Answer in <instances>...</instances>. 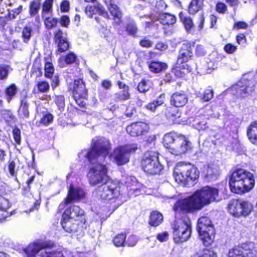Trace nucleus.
<instances>
[{
    "label": "nucleus",
    "instance_id": "nucleus-1",
    "mask_svg": "<svg viewBox=\"0 0 257 257\" xmlns=\"http://www.w3.org/2000/svg\"><path fill=\"white\" fill-rule=\"evenodd\" d=\"M218 190L208 186L196 191L188 198L178 200L173 209L176 212H188L193 209H201L210 202L218 200Z\"/></svg>",
    "mask_w": 257,
    "mask_h": 257
},
{
    "label": "nucleus",
    "instance_id": "nucleus-2",
    "mask_svg": "<svg viewBox=\"0 0 257 257\" xmlns=\"http://www.w3.org/2000/svg\"><path fill=\"white\" fill-rule=\"evenodd\" d=\"M111 149L109 141L104 137H95L92 139L91 148L82 150L78 154L80 159L85 158L92 164L103 163Z\"/></svg>",
    "mask_w": 257,
    "mask_h": 257
},
{
    "label": "nucleus",
    "instance_id": "nucleus-3",
    "mask_svg": "<svg viewBox=\"0 0 257 257\" xmlns=\"http://www.w3.org/2000/svg\"><path fill=\"white\" fill-rule=\"evenodd\" d=\"M229 185L232 192L237 194L247 192L254 187L253 175L243 169H237L230 176Z\"/></svg>",
    "mask_w": 257,
    "mask_h": 257
},
{
    "label": "nucleus",
    "instance_id": "nucleus-4",
    "mask_svg": "<svg viewBox=\"0 0 257 257\" xmlns=\"http://www.w3.org/2000/svg\"><path fill=\"white\" fill-rule=\"evenodd\" d=\"M173 176L175 181L185 186L193 185L199 176L197 168L191 164L180 162L175 166Z\"/></svg>",
    "mask_w": 257,
    "mask_h": 257
},
{
    "label": "nucleus",
    "instance_id": "nucleus-5",
    "mask_svg": "<svg viewBox=\"0 0 257 257\" xmlns=\"http://www.w3.org/2000/svg\"><path fill=\"white\" fill-rule=\"evenodd\" d=\"M256 76L244 75L241 80L231 88V92L238 97H246L254 90Z\"/></svg>",
    "mask_w": 257,
    "mask_h": 257
},
{
    "label": "nucleus",
    "instance_id": "nucleus-6",
    "mask_svg": "<svg viewBox=\"0 0 257 257\" xmlns=\"http://www.w3.org/2000/svg\"><path fill=\"white\" fill-rule=\"evenodd\" d=\"M172 228L173 238L176 243L186 241L190 238L191 225L188 218L185 217L175 220Z\"/></svg>",
    "mask_w": 257,
    "mask_h": 257
},
{
    "label": "nucleus",
    "instance_id": "nucleus-7",
    "mask_svg": "<svg viewBox=\"0 0 257 257\" xmlns=\"http://www.w3.org/2000/svg\"><path fill=\"white\" fill-rule=\"evenodd\" d=\"M103 163L96 162L95 165L90 168L87 177L91 186L102 185L108 181L107 168Z\"/></svg>",
    "mask_w": 257,
    "mask_h": 257
},
{
    "label": "nucleus",
    "instance_id": "nucleus-8",
    "mask_svg": "<svg viewBox=\"0 0 257 257\" xmlns=\"http://www.w3.org/2000/svg\"><path fill=\"white\" fill-rule=\"evenodd\" d=\"M141 164L143 170L150 175L159 174L163 169L159 160L158 153L155 152L150 151L145 153Z\"/></svg>",
    "mask_w": 257,
    "mask_h": 257
},
{
    "label": "nucleus",
    "instance_id": "nucleus-9",
    "mask_svg": "<svg viewBox=\"0 0 257 257\" xmlns=\"http://www.w3.org/2000/svg\"><path fill=\"white\" fill-rule=\"evenodd\" d=\"M197 230L205 245L210 244L214 238V228L210 219L205 216L200 217L197 222Z\"/></svg>",
    "mask_w": 257,
    "mask_h": 257
},
{
    "label": "nucleus",
    "instance_id": "nucleus-10",
    "mask_svg": "<svg viewBox=\"0 0 257 257\" xmlns=\"http://www.w3.org/2000/svg\"><path fill=\"white\" fill-rule=\"evenodd\" d=\"M138 149L136 144H131L118 147L115 148L110 155V158L118 166H121L128 163L130 155Z\"/></svg>",
    "mask_w": 257,
    "mask_h": 257
},
{
    "label": "nucleus",
    "instance_id": "nucleus-11",
    "mask_svg": "<svg viewBox=\"0 0 257 257\" xmlns=\"http://www.w3.org/2000/svg\"><path fill=\"white\" fill-rule=\"evenodd\" d=\"M229 257H256L257 243L250 242L242 244L230 250Z\"/></svg>",
    "mask_w": 257,
    "mask_h": 257
},
{
    "label": "nucleus",
    "instance_id": "nucleus-12",
    "mask_svg": "<svg viewBox=\"0 0 257 257\" xmlns=\"http://www.w3.org/2000/svg\"><path fill=\"white\" fill-rule=\"evenodd\" d=\"M120 188L114 183H106L99 186L96 191L98 197L101 199L110 200L117 198L120 195Z\"/></svg>",
    "mask_w": 257,
    "mask_h": 257
},
{
    "label": "nucleus",
    "instance_id": "nucleus-13",
    "mask_svg": "<svg viewBox=\"0 0 257 257\" xmlns=\"http://www.w3.org/2000/svg\"><path fill=\"white\" fill-rule=\"evenodd\" d=\"M230 212L234 216H247L251 211L252 206L248 201L241 200H233L228 205Z\"/></svg>",
    "mask_w": 257,
    "mask_h": 257
},
{
    "label": "nucleus",
    "instance_id": "nucleus-14",
    "mask_svg": "<svg viewBox=\"0 0 257 257\" xmlns=\"http://www.w3.org/2000/svg\"><path fill=\"white\" fill-rule=\"evenodd\" d=\"M195 43L189 42L182 44L177 58V64L185 63L192 58L193 50L195 47Z\"/></svg>",
    "mask_w": 257,
    "mask_h": 257
},
{
    "label": "nucleus",
    "instance_id": "nucleus-15",
    "mask_svg": "<svg viewBox=\"0 0 257 257\" xmlns=\"http://www.w3.org/2000/svg\"><path fill=\"white\" fill-rule=\"evenodd\" d=\"M191 143L183 136L176 140V144L171 148V153L176 156L184 154L191 149Z\"/></svg>",
    "mask_w": 257,
    "mask_h": 257
},
{
    "label": "nucleus",
    "instance_id": "nucleus-16",
    "mask_svg": "<svg viewBox=\"0 0 257 257\" xmlns=\"http://www.w3.org/2000/svg\"><path fill=\"white\" fill-rule=\"evenodd\" d=\"M69 88L73 91V97L87 98V90L85 84L82 79H75L73 83H70Z\"/></svg>",
    "mask_w": 257,
    "mask_h": 257
},
{
    "label": "nucleus",
    "instance_id": "nucleus-17",
    "mask_svg": "<svg viewBox=\"0 0 257 257\" xmlns=\"http://www.w3.org/2000/svg\"><path fill=\"white\" fill-rule=\"evenodd\" d=\"M148 130V125L143 122L133 123L126 128L127 133L134 137L145 135Z\"/></svg>",
    "mask_w": 257,
    "mask_h": 257
},
{
    "label": "nucleus",
    "instance_id": "nucleus-18",
    "mask_svg": "<svg viewBox=\"0 0 257 257\" xmlns=\"http://www.w3.org/2000/svg\"><path fill=\"white\" fill-rule=\"evenodd\" d=\"M84 211L78 206L73 205L67 208L64 211V217H68L75 220H80L81 222L85 223Z\"/></svg>",
    "mask_w": 257,
    "mask_h": 257
},
{
    "label": "nucleus",
    "instance_id": "nucleus-19",
    "mask_svg": "<svg viewBox=\"0 0 257 257\" xmlns=\"http://www.w3.org/2000/svg\"><path fill=\"white\" fill-rule=\"evenodd\" d=\"M85 13L89 18H92L93 15L98 14L105 18H109V15L104 7L98 2L88 5L85 7Z\"/></svg>",
    "mask_w": 257,
    "mask_h": 257
},
{
    "label": "nucleus",
    "instance_id": "nucleus-20",
    "mask_svg": "<svg viewBox=\"0 0 257 257\" xmlns=\"http://www.w3.org/2000/svg\"><path fill=\"white\" fill-rule=\"evenodd\" d=\"M85 195L84 191L78 187L74 188L70 186L68 192V197L65 199L64 201L61 203L59 207H64L66 205L70 203L73 200H77L84 197Z\"/></svg>",
    "mask_w": 257,
    "mask_h": 257
},
{
    "label": "nucleus",
    "instance_id": "nucleus-21",
    "mask_svg": "<svg viewBox=\"0 0 257 257\" xmlns=\"http://www.w3.org/2000/svg\"><path fill=\"white\" fill-rule=\"evenodd\" d=\"M48 245L44 242H37L30 243L26 248L24 249V251L27 257H34L36 254L38 253V256L42 250L47 248Z\"/></svg>",
    "mask_w": 257,
    "mask_h": 257
},
{
    "label": "nucleus",
    "instance_id": "nucleus-22",
    "mask_svg": "<svg viewBox=\"0 0 257 257\" xmlns=\"http://www.w3.org/2000/svg\"><path fill=\"white\" fill-rule=\"evenodd\" d=\"M170 101L171 104L176 107H182L187 102L188 96L183 91L176 92L172 95Z\"/></svg>",
    "mask_w": 257,
    "mask_h": 257
},
{
    "label": "nucleus",
    "instance_id": "nucleus-23",
    "mask_svg": "<svg viewBox=\"0 0 257 257\" xmlns=\"http://www.w3.org/2000/svg\"><path fill=\"white\" fill-rule=\"evenodd\" d=\"M247 135L250 142L257 145V120L250 124L247 128Z\"/></svg>",
    "mask_w": 257,
    "mask_h": 257
},
{
    "label": "nucleus",
    "instance_id": "nucleus-24",
    "mask_svg": "<svg viewBox=\"0 0 257 257\" xmlns=\"http://www.w3.org/2000/svg\"><path fill=\"white\" fill-rule=\"evenodd\" d=\"M148 64L150 71L155 73H160L167 68L166 63L160 61H152Z\"/></svg>",
    "mask_w": 257,
    "mask_h": 257
},
{
    "label": "nucleus",
    "instance_id": "nucleus-25",
    "mask_svg": "<svg viewBox=\"0 0 257 257\" xmlns=\"http://www.w3.org/2000/svg\"><path fill=\"white\" fill-rule=\"evenodd\" d=\"M180 137V136L175 132H171L170 133L166 134L164 137V143L165 145H166V147L170 149L176 144V140Z\"/></svg>",
    "mask_w": 257,
    "mask_h": 257
},
{
    "label": "nucleus",
    "instance_id": "nucleus-26",
    "mask_svg": "<svg viewBox=\"0 0 257 257\" xmlns=\"http://www.w3.org/2000/svg\"><path fill=\"white\" fill-rule=\"evenodd\" d=\"M125 31L128 35L135 37L138 32V28L137 27L135 21L130 18H127V23L125 25Z\"/></svg>",
    "mask_w": 257,
    "mask_h": 257
},
{
    "label": "nucleus",
    "instance_id": "nucleus-27",
    "mask_svg": "<svg viewBox=\"0 0 257 257\" xmlns=\"http://www.w3.org/2000/svg\"><path fill=\"white\" fill-rule=\"evenodd\" d=\"M64 217L62 215L61 225L63 228L68 232H75L77 231L76 225L72 223V220L68 217Z\"/></svg>",
    "mask_w": 257,
    "mask_h": 257
},
{
    "label": "nucleus",
    "instance_id": "nucleus-28",
    "mask_svg": "<svg viewBox=\"0 0 257 257\" xmlns=\"http://www.w3.org/2000/svg\"><path fill=\"white\" fill-rule=\"evenodd\" d=\"M204 0H192L188 7V12L194 15L203 8Z\"/></svg>",
    "mask_w": 257,
    "mask_h": 257
},
{
    "label": "nucleus",
    "instance_id": "nucleus-29",
    "mask_svg": "<svg viewBox=\"0 0 257 257\" xmlns=\"http://www.w3.org/2000/svg\"><path fill=\"white\" fill-rule=\"evenodd\" d=\"M159 21L163 25H173L176 22V17L168 13H163L159 15Z\"/></svg>",
    "mask_w": 257,
    "mask_h": 257
},
{
    "label": "nucleus",
    "instance_id": "nucleus-30",
    "mask_svg": "<svg viewBox=\"0 0 257 257\" xmlns=\"http://www.w3.org/2000/svg\"><path fill=\"white\" fill-rule=\"evenodd\" d=\"M108 8L110 14L113 17L114 19H117L118 22H117V23L119 24L121 22L122 14L119 7L113 4L108 6Z\"/></svg>",
    "mask_w": 257,
    "mask_h": 257
},
{
    "label": "nucleus",
    "instance_id": "nucleus-31",
    "mask_svg": "<svg viewBox=\"0 0 257 257\" xmlns=\"http://www.w3.org/2000/svg\"><path fill=\"white\" fill-rule=\"evenodd\" d=\"M29 103L24 97L21 99V106L19 110V114L23 118H28L29 116V111L28 109Z\"/></svg>",
    "mask_w": 257,
    "mask_h": 257
},
{
    "label": "nucleus",
    "instance_id": "nucleus-32",
    "mask_svg": "<svg viewBox=\"0 0 257 257\" xmlns=\"http://www.w3.org/2000/svg\"><path fill=\"white\" fill-rule=\"evenodd\" d=\"M39 255L40 257H64L61 251L51 250L48 246L46 248L41 251Z\"/></svg>",
    "mask_w": 257,
    "mask_h": 257
},
{
    "label": "nucleus",
    "instance_id": "nucleus-33",
    "mask_svg": "<svg viewBox=\"0 0 257 257\" xmlns=\"http://www.w3.org/2000/svg\"><path fill=\"white\" fill-rule=\"evenodd\" d=\"M163 217L161 213L158 211H153L150 215L149 223L153 226H157L163 221Z\"/></svg>",
    "mask_w": 257,
    "mask_h": 257
},
{
    "label": "nucleus",
    "instance_id": "nucleus-34",
    "mask_svg": "<svg viewBox=\"0 0 257 257\" xmlns=\"http://www.w3.org/2000/svg\"><path fill=\"white\" fill-rule=\"evenodd\" d=\"M219 175V171L217 167L213 166H208L206 174V178L207 180L210 181L215 180L217 179Z\"/></svg>",
    "mask_w": 257,
    "mask_h": 257
},
{
    "label": "nucleus",
    "instance_id": "nucleus-35",
    "mask_svg": "<svg viewBox=\"0 0 257 257\" xmlns=\"http://www.w3.org/2000/svg\"><path fill=\"white\" fill-rule=\"evenodd\" d=\"M179 18L186 31L188 32L191 31L194 26L192 19L190 17L185 16L182 12L180 13Z\"/></svg>",
    "mask_w": 257,
    "mask_h": 257
},
{
    "label": "nucleus",
    "instance_id": "nucleus-36",
    "mask_svg": "<svg viewBox=\"0 0 257 257\" xmlns=\"http://www.w3.org/2000/svg\"><path fill=\"white\" fill-rule=\"evenodd\" d=\"M164 100L165 95L164 94H162L156 99L147 104L146 105V108L152 111H154L157 107L163 104Z\"/></svg>",
    "mask_w": 257,
    "mask_h": 257
},
{
    "label": "nucleus",
    "instance_id": "nucleus-37",
    "mask_svg": "<svg viewBox=\"0 0 257 257\" xmlns=\"http://www.w3.org/2000/svg\"><path fill=\"white\" fill-rule=\"evenodd\" d=\"M18 92V88L15 84H12L8 86L5 90L6 99L10 102Z\"/></svg>",
    "mask_w": 257,
    "mask_h": 257
},
{
    "label": "nucleus",
    "instance_id": "nucleus-38",
    "mask_svg": "<svg viewBox=\"0 0 257 257\" xmlns=\"http://www.w3.org/2000/svg\"><path fill=\"white\" fill-rule=\"evenodd\" d=\"M190 68L187 64H183L180 67H177L174 70V72L177 77H183L185 76V74L190 72Z\"/></svg>",
    "mask_w": 257,
    "mask_h": 257
},
{
    "label": "nucleus",
    "instance_id": "nucleus-39",
    "mask_svg": "<svg viewBox=\"0 0 257 257\" xmlns=\"http://www.w3.org/2000/svg\"><path fill=\"white\" fill-rule=\"evenodd\" d=\"M126 237L125 233L117 234L113 239V244L116 247L124 246L125 245Z\"/></svg>",
    "mask_w": 257,
    "mask_h": 257
},
{
    "label": "nucleus",
    "instance_id": "nucleus-40",
    "mask_svg": "<svg viewBox=\"0 0 257 257\" xmlns=\"http://www.w3.org/2000/svg\"><path fill=\"white\" fill-rule=\"evenodd\" d=\"M130 97L129 89L121 90L115 94V98L117 101H124L128 100Z\"/></svg>",
    "mask_w": 257,
    "mask_h": 257
},
{
    "label": "nucleus",
    "instance_id": "nucleus-41",
    "mask_svg": "<svg viewBox=\"0 0 257 257\" xmlns=\"http://www.w3.org/2000/svg\"><path fill=\"white\" fill-rule=\"evenodd\" d=\"M192 257H217V255L213 250L205 249L203 250H199Z\"/></svg>",
    "mask_w": 257,
    "mask_h": 257
},
{
    "label": "nucleus",
    "instance_id": "nucleus-42",
    "mask_svg": "<svg viewBox=\"0 0 257 257\" xmlns=\"http://www.w3.org/2000/svg\"><path fill=\"white\" fill-rule=\"evenodd\" d=\"M213 90L211 88H208L204 91L203 94H201V95L198 96L200 97L201 99L203 101L207 102L209 101L213 98Z\"/></svg>",
    "mask_w": 257,
    "mask_h": 257
},
{
    "label": "nucleus",
    "instance_id": "nucleus-43",
    "mask_svg": "<svg viewBox=\"0 0 257 257\" xmlns=\"http://www.w3.org/2000/svg\"><path fill=\"white\" fill-rule=\"evenodd\" d=\"M44 70L45 76L47 78H51L54 71L53 64L49 62H46L45 64Z\"/></svg>",
    "mask_w": 257,
    "mask_h": 257
},
{
    "label": "nucleus",
    "instance_id": "nucleus-44",
    "mask_svg": "<svg viewBox=\"0 0 257 257\" xmlns=\"http://www.w3.org/2000/svg\"><path fill=\"white\" fill-rule=\"evenodd\" d=\"M43 18H45V25L48 29H50L54 28L56 26L58 23L57 19L52 17H47L46 16L45 17Z\"/></svg>",
    "mask_w": 257,
    "mask_h": 257
},
{
    "label": "nucleus",
    "instance_id": "nucleus-45",
    "mask_svg": "<svg viewBox=\"0 0 257 257\" xmlns=\"http://www.w3.org/2000/svg\"><path fill=\"white\" fill-rule=\"evenodd\" d=\"M40 8V3L38 1H33L30 5V13L31 15L35 16L37 14Z\"/></svg>",
    "mask_w": 257,
    "mask_h": 257
},
{
    "label": "nucleus",
    "instance_id": "nucleus-46",
    "mask_svg": "<svg viewBox=\"0 0 257 257\" xmlns=\"http://www.w3.org/2000/svg\"><path fill=\"white\" fill-rule=\"evenodd\" d=\"M56 43L57 44L58 51L60 53L64 52L69 49V44L67 39Z\"/></svg>",
    "mask_w": 257,
    "mask_h": 257
},
{
    "label": "nucleus",
    "instance_id": "nucleus-47",
    "mask_svg": "<svg viewBox=\"0 0 257 257\" xmlns=\"http://www.w3.org/2000/svg\"><path fill=\"white\" fill-rule=\"evenodd\" d=\"M54 101L60 110H62L65 107V98L63 95H56Z\"/></svg>",
    "mask_w": 257,
    "mask_h": 257
},
{
    "label": "nucleus",
    "instance_id": "nucleus-48",
    "mask_svg": "<svg viewBox=\"0 0 257 257\" xmlns=\"http://www.w3.org/2000/svg\"><path fill=\"white\" fill-rule=\"evenodd\" d=\"M10 67L9 65L0 66V79L5 80L8 78Z\"/></svg>",
    "mask_w": 257,
    "mask_h": 257
},
{
    "label": "nucleus",
    "instance_id": "nucleus-49",
    "mask_svg": "<svg viewBox=\"0 0 257 257\" xmlns=\"http://www.w3.org/2000/svg\"><path fill=\"white\" fill-rule=\"evenodd\" d=\"M11 206L9 200L0 195V210L6 212Z\"/></svg>",
    "mask_w": 257,
    "mask_h": 257
},
{
    "label": "nucleus",
    "instance_id": "nucleus-50",
    "mask_svg": "<svg viewBox=\"0 0 257 257\" xmlns=\"http://www.w3.org/2000/svg\"><path fill=\"white\" fill-rule=\"evenodd\" d=\"M32 29L30 27L26 26L24 27L22 31V36L24 41L27 43L31 37Z\"/></svg>",
    "mask_w": 257,
    "mask_h": 257
},
{
    "label": "nucleus",
    "instance_id": "nucleus-51",
    "mask_svg": "<svg viewBox=\"0 0 257 257\" xmlns=\"http://www.w3.org/2000/svg\"><path fill=\"white\" fill-rule=\"evenodd\" d=\"M136 187L132 186L130 189L129 193L130 194H134L135 196H138L140 194L142 193V188H143L142 184L139 183H136Z\"/></svg>",
    "mask_w": 257,
    "mask_h": 257
},
{
    "label": "nucleus",
    "instance_id": "nucleus-52",
    "mask_svg": "<svg viewBox=\"0 0 257 257\" xmlns=\"http://www.w3.org/2000/svg\"><path fill=\"white\" fill-rule=\"evenodd\" d=\"M138 90L140 92L145 93L149 89V86L147 84V81L143 79L138 84Z\"/></svg>",
    "mask_w": 257,
    "mask_h": 257
},
{
    "label": "nucleus",
    "instance_id": "nucleus-53",
    "mask_svg": "<svg viewBox=\"0 0 257 257\" xmlns=\"http://www.w3.org/2000/svg\"><path fill=\"white\" fill-rule=\"evenodd\" d=\"M16 164L14 160H10L8 162V167L9 172L12 176H15L17 175V172L15 170Z\"/></svg>",
    "mask_w": 257,
    "mask_h": 257
},
{
    "label": "nucleus",
    "instance_id": "nucleus-54",
    "mask_svg": "<svg viewBox=\"0 0 257 257\" xmlns=\"http://www.w3.org/2000/svg\"><path fill=\"white\" fill-rule=\"evenodd\" d=\"M53 119V116L52 114L50 113L46 114L41 118L40 123L44 125H47L52 122Z\"/></svg>",
    "mask_w": 257,
    "mask_h": 257
},
{
    "label": "nucleus",
    "instance_id": "nucleus-55",
    "mask_svg": "<svg viewBox=\"0 0 257 257\" xmlns=\"http://www.w3.org/2000/svg\"><path fill=\"white\" fill-rule=\"evenodd\" d=\"M37 87L39 91L41 92H46L49 89V85L46 81H40L37 83Z\"/></svg>",
    "mask_w": 257,
    "mask_h": 257
},
{
    "label": "nucleus",
    "instance_id": "nucleus-56",
    "mask_svg": "<svg viewBox=\"0 0 257 257\" xmlns=\"http://www.w3.org/2000/svg\"><path fill=\"white\" fill-rule=\"evenodd\" d=\"M138 241V237L135 235H131L125 241V244L129 246H134Z\"/></svg>",
    "mask_w": 257,
    "mask_h": 257
},
{
    "label": "nucleus",
    "instance_id": "nucleus-57",
    "mask_svg": "<svg viewBox=\"0 0 257 257\" xmlns=\"http://www.w3.org/2000/svg\"><path fill=\"white\" fill-rule=\"evenodd\" d=\"M54 39L56 43L60 41H63L66 39V38L63 32L61 30H58L55 33Z\"/></svg>",
    "mask_w": 257,
    "mask_h": 257
},
{
    "label": "nucleus",
    "instance_id": "nucleus-58",
    "mask_svg": "<svg viewBox=\"0 0 257 257\" xmlns=\"http://www.w3.org/2000/svg\"><path fill=\"white\" fill-rule=\"evenodd\" d=\"M206 53V50L204 49L203 46L201 45H197L195 47V54L198 57H202Z\"/></svg>",
    "mask_w": 257,
    "mask_h": 257
},
{
    "label": "nucleus",
    "instance_id": "nucleus-59",
    "mask_svg": "<svg viewBox=\"0 0 257 257\" xmlns=\"http://www.w3.org/2000/svg\"><path fill=\"white\" fill-rule=\"evenodd\" d=\"M76 59V56L72 52L69 53L65 57V61L66 64H69L74 63Z\"/></svg>",
    "mask_w": 257,
    "mask_h": 257
},
{
    "label": "nucleus",
    "instance_id": "nucleus-60",
    "mask_svg": "<svg viewBox=\"0 0 257 257\" xmlns=\"http://www.w3.org/2000/svg\"><path fill=\"white\" fill-rule=\"evenodd\" d=\"M248 28V24L244 22L239 21L235 23L233 29L234 30L246 29Z\"/></svg>",
    "mask_w": 257,
    "mask_h": 257
},
{
    "label": "nucleus",
    "instance_id": "nucleus-61",
    "mask_svg": "<svg viewBox=\"0 0 257 257\" xmlns=\"http://www.w3.org/2000/svg\"><path fill=\"white\" fill-rule=\"evenodd\" d=\"M13 137L16 142L18 144H20L21 143V131L18 128H15L13 131Z\"/></svg>",
    "mask_w": 257,
    "mask_h": 257
},
{
    "label": "nucleus",
    "instance_id": "nucleus-62",
    "mask_svg": "<svg viewBox=\"0 0 257 257\" xmlns=\"http://www.w3.org/2000/svg\"><path fill=\"white\" fill-rule=\"evenodd\" d=\"M216 10L219 13L224 14L227 11V7L223 3H218L216 6Z\"/></svg>",
    "mask_w": 257,
    "mask_h": 257
},
{
    "label": "nucleus",
    "instance_id": "nucleus-63",
    "mask_svg": "<svg viewBox=\"0 0 257 257\" xmlns=\"http://www.w3.org/2000/svg\"><path fill=\"white\" fill-rule=\"evenodd\" d=\"M1 113L4 119L7 121L13 118V114L11 111L3 110H2Z\"/></svg>",
    "mask_w": 257,
    "mask_h": 257
},
{
    "label": "nucleus",
    "instance_id": "nucleus-64",
    "mask_svg": "<svg viewBox=\"0 0 257 257\" xmlns=\"http://www.w3.org/2000/svg\"><path fill=\"white\" fill-rule=\"evenodd\" d=\"M52 4L45 2L43 6V17H45L47 13H49L52 8Z\"/></svg>",
    "mask_w": 257,
    "mask_h": 257
}]
</instances>
